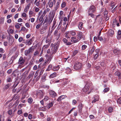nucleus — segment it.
Wrapping results in <instances>:
<instances>
[{
    "label": "nucleus",
    "mask_w": 121,
    "mask_h": 121,
    "mask_svg": "<svg viewBox=\"0 0 121 121\" xmlns=\"http://www.w3.org/2000/svg\"><path fill=\"white\" fill-rule=\"evenodd\" d=\"M58 48V46L56 44L54 45L52 47L50 52L51 56L55 53L57 51Z\"/></svg>",
    "instance_id": "obj_1"
},
{
    "label": "nucleus",
    "mask_w": 121,
    "mask_h": 121,
    "mask_svg": "<svg viewBox=\"0 0 121 121\" xmlns=\"http://www.w3.org/2000/svg\"><path fill=\"white\" fill-rule=\"evenodd\" d=\"M83 91L84 92L88 91L87 93L89 94L91 92V90L90 88V84L87 83L83 89Z\"/></svg>",
    "instance_id": "obj_2"
},
{
    "label": "nucleus",
    "mask_w": 121,
    "mask_h": 121,
    "mask_svg": "<svg viewBox=\"0 0 121 121\" xmlns=\"http://www.w3.org/2000/svg\"><path fill=\"white\" fill-rule=\"evenodd\" d=\"M65 37L68 38H69L70 37L68 36L69 35L71 34L72 35L75 36L76 35V33L75 31L74 30H71L67 32L66 33Z\"/></svg>",
    "instance_id": "obj_3"
},
{
    "label": "nucleus",
    "mask_w": 121,
    "mask_h": 121,
    "mask_svg": "<svg viewBox=\"0 0 121 121\" xmlns=\"http://www.w3.org/2000/svg\"><path fill=\"white\" fill-rule=\"evenodd\" d=\"M45 94L43 90H39L37 91V95L40 98H42Z\"/></svg>",
    "instance_id": "obj_4"
},
{
    "label": "nucleus",
    "mask_w": 121,
    "mask_h": 121,
    "mask_svg": "<svg viewBox=\"0 0 121 121\" xmlns=\"http://www.w3.org/2000/svg\"><path fill=\"white\" fill-rule=\"evenodd\" d=\"M82 66V65L81 63L77 62L75 64L74 68L76 70L79 69L81 68Z\"/></svg>",
    "instance_id": "obj_5"
},
{
    "label": "nucleus",
    "mask_w": 121,
    "mask_h": 121,
    "mask_svg": "<svg viewBox=\"0 0 121 121\" xmlns=\"http://www.w3.org/2000/svg\"><path fill=\"white\" fill-rule=\"evenodd\" d=\"M25 60L22 57H21L19 60L18 64L19 65H22L24 63Z\"/></svg>",
    "instance_id": "obj_6"
},
{
    "label": "nucleus",
    "mask_w": 121,
    "mask_h": 121,
    "mask_svg": "<svg viewBox=\"0 0 121 121\" xmlns=\"http://www.w3.org/2000/svg\"><path fill=\"white\" fill-rule=\"evenodd\" d=\"M95 6L93 5H92L88 9V11L89 13H93L95 11Z\"/></svg>",
    "instance_id": "obj_7"
},
{
    "label": "nucleus",
    "mask_w": 121,
    "mask_h": 121,
    "mask_svg": "<svg viewBox=\"0 0 121 121\" xmlns=\"http://www.w3.org/2000/svg\"><path fill=\"white\" fill-rule=\"evenodd\" d=\"M77 36L78 37L77 38H78V39L79 40H80L82 38H83V33L81 32H78L77 33Z\"/></svg>",
    "instance_id": "obj_8"
},
{
    "label": "nucleus",
    "mask_w": 121,
    "mask_h": 121,
    "mask_svg": "<svg viewBox=\"0 0 121 121\" xmlns=\"http://www.w3.org/2000/svg\"><path fill=\"white\" fill-rule=\"evenodd\" d=\"M83 23L82 22H78V27L79 30H83L84 29L83 27Z\"/></svg>",
    "instance_id": "obj_9"
},
{
    "label": "nucleus",
    "mask_w": 121,
    "mask_h": 121,
    "mask_svg": "<svg viewBox=\"0 0 121 121\" xmlns=\"http://www.w3.org/2000/svg\"><path fill=\"white\" fill-rule=\"evenodd\" d=\"M49 94L50 96L52 97H55L56 95V93L54 91L52 90L49 91Z\"/></svg>",
    "instance_id": "obj_10"
},
{
    "label": "nucleus",
    "mask_w": 121,
    "mask_h": 121,
    "mask_svg": "<svg viewBox=\"0 0 121 121\" xmlns=\"http://www.w3.org/2000/svg\"><path fill=\"white\" fill-rule=\"evenodd\" d=\"M60 0H58L57 3L56 4L55 7V10L56 11V10L59 7V5L60 4Z\"/></svg>",
    "instance_id": "obj_11"
},
{
    "label": "nucleus",
    "mask_w": 121,
    "mask_h": 121,
    "mask_svg": "<svg viewBox=\"0 0 121 121\" xmlns=\"http://www.w3.org/2000/svg\"><path fill=\"white\" fill-rule=\"evenodd\" d=\"M83 106V105L81 103H80L79 104L78 107V108L79 111L80 112H81L82 111V108Z\"/></svg>",
    "instance_id": "obj_12"
},
{
    "label": "nucleus",
    "mask_w": 121,
    "mask_h": 121,
    "mask_svg": "<svg viewBox=\"0 0 121 121\" xmlns=\"http://www.w3.org/2000/svg\"><path fill=\"white\" fill-rule=\"evenodd\" d=\"M50 45V43H49L47 45H44L42 48L43 50H44V51H45L48 48Z\"/></svg>",
    "instance_id": "obj_13"
},
{
    "label": "nucleus",
    "mask_w": 121,
    "mask_h": 121,
    "mask_svg": "<svg viewBox=\"0 0 121 121\" xmlns=\"http://www.w3.org/2000/svg\"><path fill=\"white\" fill-rule=\"evenodd\" d=\"M14 39L13 38H10L9 41V45H11L14 42Z\"/></svg>",
    "instance_id": "obj_14"
},
{
    "label": "nucleus",
    "mask_w": 121,
    "mask_h": 121,
    "mask_svg": "<svg viewBox=\"0 0 121 121\" xmlns=\"http://www.w3.org/2000/svg\"><path fill=\"white\" fill-rule=\"evenodd\" d=\"M113 52L116 55H119L120 53V51L117 49H115L113 50Z\"/></svg>",
    "instance_id": "obj_15"
},
{
    "label": "nucleus",
    "mask_w": 121,
    "mask_h": 121,
    "mask_svg": "<svg viewBox=\"0 0 121 121\" xmlns=\"http://www.w3.org/2000/svg\"><path fill=\"white\" fill-rule=\"evenodd\" d=\"M92 99H93V100H92V102H91L92 103H94L96 101H98V97L96 96H95L94 97H93L92 98Z\"/></svg>",
    "instance_id": "obj_16"
},
{
    "label": "nucleus",
    "mask_w": 121,
    "mask_h": 121,
    "mask_svg": "<svg viewBox=\"0 0 121 121\" xmlns=\"http://www.w3.org/2000/svg\"><path fill=\"white\" fill-rule=\"evenodd\" d=\"M30 52V48L29 50H26L25 51V54L26 56H29Z\"/></svg>",
    "instance_id": "obj_17"
},
{
    "label": "nucleus",
    "mask_w": 121,
    "mask_h": 121,
    "mask_svg": "<svg viewBox=\"0 0 121 121\" xmlns=\"http://www.w3.org/2000/svg\"><path fill=\"white\" fill-rule=\"evenodd\" d=\"M60 68V66L58 65L57 66L54 67L52 70L54 71H57L59 70Z\"/></svg>",
    "instance_id": "obj_18"
},
{
    "label": "nucleus",
    "mask_w": 121,
    "mask_h": 121,
    "mask_svg": "<svg viewBox=\"0 0 121 121\" xmlns=\"http://www.w3.org/2000/svg\"><path fill=\"white\" fill-rule=\"evenodd\" d=\"M65 98V96L64 95H61L57 99V100L59 101H60L62 99H64Z\"/></svg>",
    "instance_id": "obj_19"
},
{
    "label": "nucleus",
    "mask_w": 121,
    "mask_h": 121,
    "mask_svg": "<svg viewBox=\"0 0 121 121\" xmlns=\"http://www.w3.org/2000/svg\"><path fill=\"white\" fill-rule=\"evenodd\" d=\"M24 43L26 45H30V39H29L26 40Z\"/></svg>",
    "instance_id": "obj_20"
},
{
    "label": "nucleus",
    "mask_w": 121,
    "mask_h": 121,
    "mask_svg": "<svg viewBox=\"0 0 121 121\" xmlns=\"http://www.w3.org/2000/svg\"><path fill=\"white\" fill-rule=\"evenodd\" d=\"M115 75L118 76L119 78H121V73L119 72H116L115 73Z\"/></svg>",
    "instance_id": "obj_21"
},
{
    "label": "nucleus",
    "mask_w": 121,
    "mask_h": 121,
    "mask_svg": "<svg viewBox=\"0 0 121 121\" xmlns=\"http://www.w3.org/2000/svg\"><path fill=\"white\" fill-rule=\"evenodd\" d=\"M47 75V74H44L42 77V81L43 82H44L45 80V78H46V77Z\"/></svg>",
    "instance_id": "obj_22"
},
{
    "label": "nucleus",
    "mask_w": 121,
    "mask_h": 121,
    "mask_svg": "<svg viewBox=\"0 0 121 121\" xmlns=\"http://www.w3.org/2000/svg\"><path fill=\"white\" fill-rule=\"evenodd\" d=\"M56 76V73L55 72L50 75V78H53L55 77Z\"/></svg>",
    "instance_id": "obj_23"
},
{
    "label": "nucleus",
    "mask_w": 121,
    "mask_h": 121,
    "mask_svg": "<svg viewBox=\"0 0 121 121\" xmlns=\"http://www.w3.org/2000/svg\"><path fill=\"white\" fill-rule=\"evenodd\" d=\"M95 47L94 46H93L92 48L91 49V50L90 52V53H91L92 54L95 51Z\"/></svg>",
    "instance_id": "obj_24"
},
{
    "label": "nucleus",
    "mask_w": 121,
    "mask_h": 121,
    "mask_svg": "<svg viewBox=\"0 0 121 121\" xmlns=\"http://www.w3.org/2000/svg\"><path fill=\"white\" fill-rule=\"evenodd\" d=\"M44 16L42 15H41L40 17L39 18V21L40 22H42L41 23H42V22L43 21V17Z\"/></svg>",
    "instance_id": "obj_25"
},
{
    "label": "nucleus",
    "mask_w": 121,
    "mask_h": 121,
    "mask_svg": "<svg viewBox=\"0 0 121 121\" xmlns=\"http://www.w3.org/2000/svg\"><path fill=\"white\" fill-rule=\"evenodd\" d=\"M66 70L67 73H69L71 72V70L69 68H67L66 69Z\"/></svg>",
    "instance_id": "obj_26"
},
{
    "label": "nucleus",
    "mask_w": 121,
    "mask_h": 121,
    "mask_svg": "<svg viewBox=\"0 0 121 121\" xmlns=\"http://www.w3.org/2000/svg\"><path fill=\"white\" fill-rule=\"evenodd\" d=\"M53 105V103L52 102L49 103L48 104L47 106V108L48 109H49L51 107H52Z\"/></svg>",
    "instance_id": "obj_27"
},
{
    "label": "nucleus",
    "mask_w": 121,
    "mask_h": 121,
    "mask_svg": "<svg viewBox=\"0 0 121 121\" xmlns=\"http://www.w3.org/2000/svg\"><path fill=\"white\" fill-rule=\"evenodd\" d=\"M11 85V83H8L6 85L4 86V88L6 89H7Z\"/></svg>",
    "instance_id": "obj_28"
},
{
    "label": "nucleus",
    "mask_w": 121,
    "mask_h": 121,
    "mask_svg": "<svg viewBox=\"0 0 121 121\" xmlns=\"http://www.w3.org/2000/svg\"><path fill=\"white\" fill-rule=\"evenodd\" d=\"M104 10V17H106L107 16V14L108 13V11L105 8Z\"/></svg>",
    "instance_id": "obj_29"
},
{
    "label": "nucleus",
    "mask_w": 121,
    "mask_h": 121,
    "mask_svg": "<svg viewBox=\"0 0 121 121\" xmlns=\"http://www.w3.org/2000/svg\"><path fill=\"white\" fill-rule=\"evenodd\" d=\"M52 68V65H49L46 71H50Z\"/></svg>",
    "instance_id": "obj_30"
},
{
    "label": "nucleus",
    "mask_w": 121,
    "mask_h": 121,
    "mask_svg": "<svg viewBox=\"0 0 121 121\" xmlns=\"http://www.w3.org/2000/svg\"><path fill=\"white\" fill-rule=\"evenodd\" d=\"M78 50H74L73 53V55L72 56H74L78 52Z\"/></svg>",
    "instance_id": "obj_31"
},
{
    "label": "nucleus",
    "mask_w": 121,
    "mask_h": 121,
    "mask_svg": "<svg viewBox=\"0 0 121 121\" xmlns=\"http://www.w3.org/2000/svg\"><path fill=\"white\" fill-rule=\"evenodd\" d=\"M109 35L111 36H112L114 33V32L112 30H109Z\"/></svg>",
    "instance_id": "obj_32"
},
{
    "label": "nucleus",
    "mask_w": 121,
    "mask_h": 121,
    "mask_svg": "<svg viewBox=\"0 0 121 121\" xmlns=\"http://www.w3.org/2000/svg\"><path fill=\"white\" fill-rule=\"evenodd\" d=\"M48 24H47L44 25L43 26V28L44 30H46L47 28Z\"/></svg>",
    "instance_id": "obj_33"
},
{
    "label": "nucleus",
    "mask_w": 121,
    "mask_h": 121,
    "mask_svg": "<svg viewBox=\"0 0 121 121\" xmlns=\"http://www.w3.org/2000/svg\"><path fill=\"white\" fill-rule=\"evenodd\" d=\"M113 108L112 107H110L108 108V111L110 113H111L112 112Z\"/></svg>",
    "instance_id": "obj_34"
},
{
    "label": "nucleus",
    "mask_w": 121,
    "mask_h": 121,
    "mask_svg": "<svg viewBox=\"0 0 121 121\" xmlns=\"http://www.w3.org/2000/svg\"><path fill=\"white\" fill-rule=\"evenodd\" d=\"M58 30H59L57 29L56 30L54 34V35L57 36L58 35Z\"/></svg>",
    "instance_id": "obj_35"
},
{
    "label": "nucleus",
    "mask_w": 121,
    "mask_h": 121,
    "mask_svg": "<svg viewBox=\"0 0 121 121\" xmlns=\"http://www.w3.org/2000/svg\"><path fill=\"white\" fill-rule=\"evenodd\" d=\"M0 23L1 24H3L4 21V18L3 17H1L0 18Z\"/></svg>",
    "instance_id": "obj_36"
},
{
    "label": "nucleus",
    "mask_w": 121,
    "mask_h": 121,
    "mask_svg": "<svg viewBox=\"0 0 121 121\" xmlns=\"http://www.w3.org/2000/svg\"><path fill=\"white\" fill-rule=\"evenodd\" d=\"M6 81L7 82H12V80L11 78L10 77H8Z\"/></svg>",
    "instance_id": "obj_37"
},
{
    "label": "nucleus",
    "mask_w": 121,
    "mask_h": 121,
    "mask_svg": "<svg viewBox=\"0 0 121 121\" xmlns=\"http://www.w3.org/2000/svg\"><path fill=\"white\" fill-rule=\"evenodd\" d=\"M13 58H14V57H12L11 58L10 61L9 62V64H11L13 62Z\"/></svg>",
    "instance_id": "obj_38"
},
{
    "label": "nucleus",
    "mask_w": 121,
    "mask_h": 121,
    "mask_svg": "<svg viewBox=\"0 0 121 121\" xmlns=\"http://www.w3.org/2000/svg\"><path fill=\"white\" fill-rule=\"evenodd\" d=\"M117 103L118 104H121V97L118 98L117 101Z\"/></svg>",
    "instance_id": "obj_39"
},
{
    "label": "nucleus",
    "mask_w": 121,
    "mask_h": 121,
    "mask_svg": "<svg viewBox=\"0 0 121 121\" xmlns=\"http://www.w3.org/2000/svg\"><path fill=\"white\" fill-rule=\"evenodd\" d=\"M62 41L65 43L66 44L67 42L68 41V40H67L65 38H64L62 39Z\"/></svg>",
    "instance_id": "obj_40"
},
{
    "label": "nucleus",
    "mask_w": 121,
    "mask_h": 121,
    "mask_svg": "<svg viewBox=\"0 0 121 121\" xmlns=\"http://www.w3.org/2000/svg\"><path fill=\"white\" fill-rule=\"evenodd\" d=\"M67 26V25L66 26L65 28H61V31L62 32L64 33L65 32V30H66Z\"/></svg>",
    "instance_id": "obj_41"
},
{
    "label": "nucleus",
    "mask_w": 121,
    "mask_h": 121,
    "mask_svg": "<svg viewBox=\"0 0 121 121\" xmlns=\"http://www.w3.org/2000/svg\"><path fill=\"white\" fill-rule=\"evenodd\" d=\"M66 3L64 2H63L61 4V7L62 8L64 7L66 5Z\"/></svg>",
    "instance_id": "obj_42"
},
{
    "label": "nucleus",
    "mask_w": 121,
    "mask_h": 121,
    "mask_svg": "<svg viewBox=\"0 0 121 121\" xmlns=\"http://www.w3.org/2000/svg\"><path fill=\"white\" fill-rule=\"evenodd\" d=\"M82 49L83 50H84L87 47L86 45H84L82 46Z\"/></svg>",
    "instance_id": "obj_43"
},
{
    "label": "nucleus",
    "mask_w": 121,
    "mask_h": 121,
    "mask_svg": "<svg viewBox=\"0 0 121 121\" xmlns=\"http://www.w3.org/2000/svg\"><path fill=\"white\" fill-rule=\"evenodd\" d=\"M42 14V10H41L39 12L37 18L39 17Z\"/></svg>",
    "instance_id": "obj_44"
},
{
    "label": "nucleus",
    "mask_w": 121,
    "mask_h": 121,
    "mask_svg": "<svg viewBox=\"0 0 121 121\" xmlns=\"http://www.w3.org/2000/svg\"><path fill=\"white\" fill-rule=\"evenodd\" d=\"M48 18L47 17H46V18L44 20V22L43 23V24H44L45 23L48 22Z\"/></svg>",
    "instance_id": "obj_45"
},
{
    "label": "nucleus",
    "mask_w": 121,
    "mask_h": 121,
    "mask_svg": "<svg viewBox=\"0 0 121 121\" xmlns=\"http://www.w3.org/2000/svg\"><path fill=\"white\" fill-rule=\"evenodd\" d=\"M109 90V89L108 88H106L104 89L103 91L104 92H106Z\"/></svg>",
    "instance_id": "obj_46"
},
{
    "label": "nucleus",
    "mask_w": 121,
    "mask_h": 121,
    "mask_svg": "<svg viewBox=\"0 0 121 121\" xmlns=\"http://www.w3.org/2000/svg\"><path fill=\"white\" fill-rule=\"evenodd\" d=\"M46 13L47 11L46 10H44L43 12L41 15H42L43 16H45L46 14Z\"/></svg>",
    "instance_id": "obj_47"
},
{
    "label": "nucleus",
    "mask_w": 121,
    "mask_h": 121,
    "mask_svg": "<svg viewBox=\"0 0 121 121\" xmlns=\"http://www.w3.org/2000/svg\"><path fill=\"white\" fill-rule=\"evenodd\" d=\"M98 39L100 41H102L103 40V39L101 37L99 36V35H98L97 36Z\"/></svg>",
    "instance_id": "obj_48"
},
{
    "label": "nucleus",
    "mask_w": 121,
    "mask_h": 121,
    "mask_svg": "<svg viewBox=\"0 0 121 121\" xmlns=\"http://www.w3.org/2000/svg\"><path fill=\"white\" fill-rule=\"evenodd\" d=\"M37 47V46L36 45H35L34 46H32L31 47V51L32 50V51H33V50H32V49H34L36 48Z\"/></svg>",
    "instance_id": "obj_49"
},
{
    "label": "nucleus",
    "mask_w": 121,
    "mask_h": 121,
    "mask_svg": "<svg viewBox=\"0 0 121 121\" xmlns=\"http://www.w3.org/2000/svg\"><path fill=\"white\" fill-rule=\"evenodd\" d=\"M35 13L33 11H31V17L32 16H35Z\"/></svg>",
    "instance_id": "obj_50"
},
{
    "label": "nucleus",
    "mask_w": 121,
    "mask_h": 121,
    "mask_svg": "<svg viewBox=\"0 0 121 121\" xmlns=\"http://www.w3.org/2000/svg\"><path fill=\"white\" fill-rule=\"evenodd\" d=\"M99 55V54L98 53H97L95 55L94 58L95 59H97Z\"/></svg>",
    "instance_id": "obj_51"
},
{
    "label": "nucleus",
    "mask_w": 121,
    "mask_h": 121,
    "mask_svg": "<svg viewBox=\"0 0 121 121\" xmlns=\"http://www.w3.org/2000/svg\"><path fill=\"white\" fill-rule=\"evenodd\" d=\"M49 98L47 96H45L44 98L43 99V100L45 101H47L49 99Z\"/></svg>",
    "instance_id": "obj_52"
},
{
    "label": "nucleus",
    "mask_w": 121,
    "mask_h": 121,
    "mask_svg": "<svg viewBox=\"0 0 121 121\" xmlns=\"http://www.w3.org/2000/svg\"><path fill=\"white\" fill-rule=\"evenodd\" d=\"M12 110L11 109H10L9 110L8 112V113L9 115H11L12 114Z\"/></svg>",
    "instance_id": "obj_53"
},
{
    "label": "nucleus",
    "mask_w": 121,
    "mask_h": 121,
    "mask_svg": "<svg viewBox=\"0 0 121 121\" xmlns=\"http://www.w3.org/2000/svg\"><path fill=\"white\" fill-rule=\"evenodd\" d=\"M23 39V38L21 37H20L18 39V41L20 42H21Z\"/></svg>",
    "instance_id": "obj_54"
},
{
    "label": "nucleus",
    "mask_w": 121,
    "mask_h": 121,
    "mask_svg": "<svg viewBox=\"0 0 121 121\" xmlns=\"http://www.w3.org/2000/svg\"><path fill=\"white\" fill-rule=\"evenodd\" d=\"M17 114L19 115H20L22 113V110H18L17 111Z\"/></svg>",
    "instance_id": "obj_55"
},
{
    "label": "nucleus",
    "mask_w": 121,
    "mask_h": 121,
    "mask_svg": "<svg viewBox=\"0 0 121 121\" xmlns=\"http://www.w3.org/2000/svg\"><path fill=\"white\" fill-rule=\"evenodd\" d=\"M51 59V57L50 56L46 60V61L47 62V63H48L49 60H50V61Z\"/></svg>",
    "instance_id": "obj_56"
},
{
    "label": "nucleus",
    "mask_w": 121,
    "mask_h": 121,
    "mask_svg": "<svg viewBox=\"0 0 121 121\" xmlns=\"http://www.w3.org/2000/svg\"><path fill=\"white\" fill-rule=\"evenodd\" d=\"M26 29V28L24 27H22L21 29L20 30V31H25Z\"/></svg>",
    "instance_id": "obj_57"
},
{
    "label": "nucleus",
    "mask_w": 121,
    "mask_h": 121,
    "mask_svg": "<svg viewBox=\"0 0 121 121\" xmlns=\"http://www.w3.org/2000/svg\"><path fill=\"white\" fill-rule=\"evenodd\" d=\"M30 3H29L27 5V6L25 7V8L26 9H27L29 10L30 7Z\"/></svg>",
    "instance_id": "obj_58"
},
{
    "label": "nucleus",
    "mask_w": 121,
    "mask_h": 121,
    "mask_svg": "<svg viewBox=\"0 0 121 121\" xmlns=\"http://www.w3.org/2000/svg\"><path fill=\"white\" fill-rule=\"evenodd\" d=\"M100 65L101 66L104 67L106 65L105 64L104 62H101Z\"/></svg>",
    "instance_id": "obj_59"
},
{
    "label": "nucleus",
    "mask_w": 121,
    "mask_h": 121,
    "mask_svg": "<svg viewBox=\"0 0 121 121\" xmlns=\"http://www.w3.org/2000/svg\"><path fill=\"white\" fill-rule=\"evenodd\" d=\"M54 4L53 3V2H52V1L50 3L49 6L50 7H52L53 6V4Z\"/></svg>",
    "instance_id": "obj_60"
},
{
    "label": "nucleus",
    "mask_w": 121,
    "mask_h": 121,
    "mask_svg": "<svg viewBox=\"0 0 121 121\" xmlns=\"http://www.w3.org/2000/svg\"><path fill=\"white\" fill-rule=\"evenodd\" d=\"M72 43L70 42H67L65 45L67 46H69L71 45L72 44Z\"/></svg>",
    "instance_id": "obj_61"
},
{
    "label": "nucleus",
    "mask_w": 121,
    "mask_h": 121,
    "mask_svg": "<svg viewBox=\"0 0 121 121\" xmlns=\"http://www.w3.org/2000/svg\"><path fill=\"white\" fill-rule=\"evenodd\" d=\"M12 72V70L11 69H9L8 70L7 72V73L9 74H10Z\"/></svg>",
    "instance_id": "obj_62"
},
{
    "label": "nucleus",
    "mask_w": 121,
    "mask_h": 121,
    "mask_svg": "<svg viewBox=\"0 0 121 121\" xmlns=\"http://www.w3.org/2000/svg\"><path fill=\"white\" fill-rule=\"evenodd\" d=\"M89 16H90L92 18L94 17V15L92 13H89Z\"/></svg>",
    "instance_id": "obj_63"
},
{
    "label": "nucleus",
    "mask_w": 121,
    "mask_h": 121,
    "mask_svg": "<svg viewBox=\"0 0 121 121\" xmlns=\"http://www.w3.org/2000/svg\"><path fill=\"white\" fill-rule=\"evenodd\" d=\"M77 103V102L75 100L73 99V100L72 104L74 105Z\"/></svg>",
    "instance_id": "obj_64"
}]
</instances>
